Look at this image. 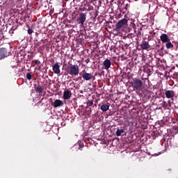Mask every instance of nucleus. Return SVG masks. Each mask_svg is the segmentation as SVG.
<instances>
[{"label": "nucleus", "instance_id": "nucleus-17", "mask_svg": "<svg viewBox=\"0 0 178 178\" xmlns=\"http://www.w3.org/2000/svg\"><path fill=\"white\" fill-rule=\"evenodd\" d=\"M124 133V130H123V129H118L117 131H116V136L117 137H120V136H122V134Z\"/></svg>", "mask_w": 178, "mask_h": 178}, {"label": "nucleus", "instance_id": "nucleus-25", "mask_svg": "<svg viewBox=\"0 0 178 178\" xmlns=\"http://www.w3.org/2000/svg\"><path fill=\"white\" fill-rule=\"evenodd\" d=\"M33 33H34V31H33V29H28V34H33Z\"/></svg>", "mask_w": 178, "mask_h": 178}, {"label": "nucleus", "instance_id": "nucleus-24", "mask_svg": "<svg viewBox=\"0 0 178 178\" xmlns=\"http://www.w3.org/2000/svg\"><path fill=\"white\" fill-rule=\"evenodd\" d=\"M31 73H30V72H28L27 74H26V79H27V80H31Z\"/></svg>", "mask_w": 178, "mask_h": 178}, {"label": "nucleus", "instance_id": "nucleus-8", "mask_svg": "<svg viewBox=\"0 0 178 178\" xmlns=\"http://www.w3.org/2000/svg\"><path fill=\"white\" fill-rule=\"evenodd\" d=\"M111 65H112V62L109 59H106L103 62V67L102 69H105L106 70H108L111 67Z\"/></svg>", "mask_w": 178, "mask_h": 178}, {"label": "nucleus", "instance_id": "nucleus-6", "mask_svg": "<svg viewBox=\"0 0 178 178\" xmlns=\"http://www.w3.org/2000/svg\"><path fill=\"white\" fill-rule=\"evenodd\" d=\"M84 143H83L81 140H79L72 147V149H76V151L79 149L80 151H82Z\"/></svg>", "mask_w": 178, "mask_h": 178}, {"label": "nucleus", "instance_id": "nucleus-13", "mask_svg": "<svg viewBox=\"0 0 178 178\" xmlns=\"http://www.w3.org/2000/svg\"><path fill=\"white\" fill-rule=\"evenodd\" d=\"M161 41L163 43L165 42H169L170 41V39H169V36L166 33H162L160 36Z\"/></svg>", "mask_w": 178, "mask_h": 178}, {"label": "nucleus", "instance_id": "nucleus-31", "mask_svg": "<svg viewBox=\"0 0 178 178\" xmlns=\"http://www.w3.org/2000/svg\"><path fill=\"white\" fill-rule=\"evenodd\" d=\"M72 84H74V83L72 82V83H70V86H72Z\"/></svg>", "mask_w": 178, "mask_h": 178}, {"label": "nucleus", "instance_id": "nucleus-21", "mask_svg": "<svg viewBox=\"0 0 178 178\" xmlns=\"http://www.w3.org/2000/svg\"><path fill=\"white\" fill-rule=\"evenodd\" d=\"M32 62H33L36 66H40V65H41V62L38 60H33Z\"/></svg>", "mask_w": 178, "mask_h": 178}, {"label": "nucleus", "instance_id": "nucleus-7", "mask_svg": "<svg viewBox=\"0 0 178 178\" xmlns=\"http://www.w3.org/2000/svg\"><path fill=\"white\" fill-rule=\"evenodd\" d=\"M9 56V53H8V50L5 48L0 49V60L4 59V58H6Z\"/></svg>", "mask_w": 178, "mask_h": 178}, {"label": "nucleus", "instance_id": "nucleus-30", "mask_svg": "<svg viewBox=\"0 0 178 178\" xmlns=\"http://www.w3.org/2000/svg\"><path fill=\"white\" fill-rule=\"evenodd\" d=\"M163 104H164V105H165V104H166V102H163Z\"/></svg>", "mask_w": 178, "mask_h": 178}, {"label": "nucleus", "instance_id": "nucleus-23", "mask_svg": "<svg viewBox=\"0 0 178 178\" xmlns=\"http://www.w3.org/2000/svg\"><path fill=\"white\" fill-rule=\"evenodd\" d=\"M172 79H175L176 80H178V72H174L172 75Z\"/></svg>", "mask_w": 178, "mask_h": 178}, {"label": "nucleus", "instance_id": "nucleus-11", "mask_svg": "<svg viewBox=\"0 0 178 178\" xmlns=\"http://www.w3.org/2000/svg\"><path fill=\"white\" fill-rule=\"evenodd\" d=\"M52 106L54 108H58L59 106H63V101L60 99H56L54 102L51 103Z\"/></svg>", "mask_w": 178, "mask_h": 178}, {"label": "nucleus", "instance_id": "nucleus-20", "mask_svg": "<svg viewBox=\"0 0 178 178\" xmlns=\"http://www.w3.org/2000/svg\"><path fill=\"white\" fill-rule=\"evenodd\" d=\"M5 38V35H3V31L2 29L0 30V40Z\"/></svg>", "mask_w": 178, "mask_h": 178}, {"label": "nucleus", "instance_id": "nucleus-16", "mask_svg": "<svg viewBox=\"0 0 178 178\" xmlns=\"http://www.w3.org/2000/svg\"><path fill=\"white\" fill-rule=\"evenodd\" d=\"M35 91L38 94H42V91H44V88L41 86H38V87L35 88Z\"/></svg>", "mask_w": 178, "mask_h": 178}, {"label": "nucleus", "instance_id": "nucleus-22", "mask_svg": "<svg viewBox=\"0 0 178 178\" xmlns=\"http://www.w3.org/2000/svg\"><path fill=\"white\" fill-rule=\"evenodd\" d=\"M94 104V100H88V102H87V105L88 106H92V104Z\"/></svg>", "mask_w": 178, "mask_h": 178}, {"label": "nucleus", "instance_id": "nucleus-15", "mask_svg": "<svg viewBox=\"0 0 178 178\" xmlns=\"http://www.w3.org/2000/svg\"><path fill=\"white\" fill-rule=\"evenodd\" d=\"M101 111L103 112H106V111L109 110V104H103L100 107Z\"/></svg>", "mask_w": 178, "mask_h": 178}, {"label": "nucleus", "instance_id": "nucleus-3", "mask_svg": "<svg viewBox=\"0 0 178 178\" xmlns=\"http://www.w3.org/2000/svg\"><path fill=\"white\" fill-rule=\"evenodd\" d=\"M86 19L87 15L84 13H81L79 14L78 18L76 19V23L81 26H84V23H86Z\"/></svg>", "mask_w": 178, "mask_h": 178}, {"label": "nucleus", "instance_id": "nucleus-2", "mask_svg": "<svg viewBox=\"0 0 178 178\" xmlns=\"http://www.w3.org/2000/svg\"><path fill=\"white\" fill-rule=\"evenodd\" d=\"M68 74H70V76H79V69L78 65H72L70 67H68L67 70Z\"/></svg>", "mask_w": 178, "mask_h": 178}, {"label": "nucleus", "instance_id": "nucleus-4", "mask_svg": "<svg viewBox=\"0 0 178 178\" xmlns=\"http://www.w3.org/2000/svg\"><path fill=\"white\" fill-rule=\"evenodd\" d=\"M126 24H127V19L126 18L120 20L115 25V30L119 31V30H121V29L124 27Z\"/></svg>", "mask_w": 178, "mask_h": 178}, {"label": "nucleus", "instance_id": "nucleus-12", "mask_svg": "<svg viewBox=\"0 0 178 178\" xmlns=\"http://www.w3.org/2000/svg\"><path fill=\"white\" fill-rule=\"evenodd\" d=\"M82 78L86 81H90V80L92 79V74L88 72H83L82 73Z\"/></svg>", "mask_w": 178, "mask_h": 178}, {"label": "nucleus", "instance_id": "nucleus-28", "mask_svg": "<svg viewBox=\"0 0 178 178\" xmlns=\"http://www.w3.org/2000/svg\"><path fill=\"white\" fill-rule=\"evenodd\" d=\"M113 49H115V48H113V47H111V51H112Z\"/></svg>", "mask_w": 178, "mask_h": 178}, {"label": "nucleus", "instance_id": "nucleus-29", "mask_svg": "<svg viewBox=\"0 0 178 178\" xmlns=\"http://www.w3.org/2000/svg\"><path fill=\"white\" fill-rule=\"evenodd\" d=\"M39 104H42V100L40 101Z\"/></svg>", "mask_w": 178, "mask_h": 178}, {"label": "nucleus", "instance_id": "nucleus-1", "mask_svg": "<svg viewBox=\"0 0 178 178\" xmlns=\"http://www.w3.org/2000/svg\"><path fill=\"white\" fill-rule=\"evenodd\" d=\"M134 91H141L143 90V81L138 78H134L131 82Z\"/></svg>", "mask_w": 178, "mask_h": 178}, {"label": "nucleus", "instance_id": "nucleus-5", "mask_svg": "<svg viewBox=\"0 0 178 178\" xmlns=\"http://www.w3.org/2000/svg\"><path fill=\"white\" fill-rule=\"evenodd\" d=\"M52 70L55 74H60V65H59V63H56L54 65H52Z\"/></svg>", "mask_w": 178, "mask_h": 178}, {"label": "nucleus", "instance_id": "nucleus-10", "mask_svg": "<svg viewBox=\"0 0 178 178\" xmlns=\"http://www.w3.org/2000/svg\"><path fill=\"white\" fill-rule=\"evenodd\" d=\"M140 48L143 50L145 51H148V49H149V48H151V45H149V43H148V42L147 41H143L141 44H140Z\"/></svg>", "mask_w": 178, "mask_h": 178}, {"label": "nucleus", "instance_id": "nucleus-27", "mask_svg": "<svg viewBox=\"0 0 178 178\" xmlns=\"http://www.w3.org/2000/svg\"><path fill=\"white\" fill-rule=\"evenodd\" d=\"M88 62H90V59L86 60V63H88Z\"/></svg>", "mask_w": 178, "mask_h": 178}, {"label": "nucleus", "instance_id": "nucleus-14", "mask_svg": "<svg viewBox=\"0 0 178 178\" xmlns=\"http://www.w3.org/2000/svg\"><path fill=\"white\" fill-rule=\"evenodd\" d=\"M166 98L170 99L175 97V91L173 90H166L165 92Z\"/></svg>", "mask_w": 178, "mask_h": 178}, {"label": "nucleus", "instance_id": "nucleus-9", "mask_svg": "<svg viewBox=\"0 0 178 178\" xmlns=\"http://www.w3.org/2000/svg\"><path fill=\"white\" fill-rule=\"evenodd\" d=\"M63 99L67 100L70 99L72 98V91L69 90H65L63 92Z\"/></svg>", "mask_w": 178, "mask_h": 178}, {"label": "nucleus", "instance_id": "nucleus-19", "mask_svg": "<svg viewBox=\"0 0 178 178\" xmlns=\"http://www.w3.org/2000/svg\"><path fill=\"white\" fill-rule=\"evenodd\" d=\"M129 9V4H126L125 7L122 9L121 13H126V11Z\"/></svg>", "mask_w": 178, "mask_h": 178}, {"label": "nucleus", "instance_id": "nucleus-18", "mask_svg": "<svg viewBox=\"0 0 178 178\" xmlns=\"http://www.w3.org/2000/svg\"><path fill=\"white\" fill-rule=\"evenodd\" d=\"M165 48L167 49H170L171 48H173V44L170 41L167 42L165 44Z\"/></svg>", "mask_w": 178, "mask_h": 178}, {"label": "nucleus", "instance_id": "nucleus-32", "mask_svg": "<svg viewBox=\"0 0 178 178\" xmlns=\"http://www.w3.org/2000/svg\"><path fill=\"white\" fill-rule=\"evenodd\" d=\"M177 11H178V8H177Z\"/></svg>", "mask_w": 178, "mask_h": 178}, {"label": "nucleus", "instance_id": "nucleus-26", "mask_svg": "<svg viewBox=\"0 0 178 178\" xmlns=\"http://www.w3.org/2000/svg\"><path fill=\"white\" fill-rule=\"evenodd\" d=\"M132 27H133V29H134V30H136V24H132Z\"/></svg>", "mask_w": 178, "mask_h": 178}]
</instances>
